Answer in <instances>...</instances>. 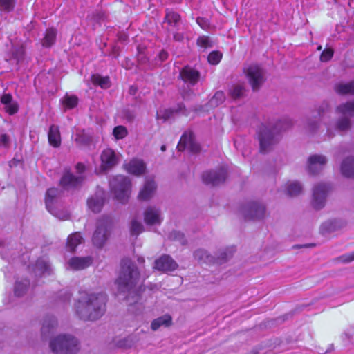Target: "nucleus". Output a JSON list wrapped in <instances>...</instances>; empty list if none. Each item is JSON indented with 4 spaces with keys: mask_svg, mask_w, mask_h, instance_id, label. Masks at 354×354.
Instances as JSON below:
<instances>
[{
    "mask_svg": "<svg viewBox=\"0 0 354 354\" xmlns=\"http://www.w3.org/2000/svg\"><path fill=\"white\" fill-rule=\"evenodd\" d=\"M334 55V50L331 48H325L321 53L320 61L322 62H328L332 59Z\"/></svg>",
    "mask_w": 354,
    "mask_h": 354,
    "instance_id": "43",
    "label": "nucleus"
},
{
    "mask_svg": "<svg viewBox=\"0 0 354 354\" xmlns=\"http://www.w3.org/2000/svg\"><path fill=\"white\" fill-rule=\"evenodd\" d=\"M160 149L162 151H165L166 150V146L165 145H162L161 147H160Z\"/></svg>",
    "mask_w": 354,
    "mask_h": 354,
    "instance_id": "59",
    "label": "nucleus"
},
{
    "mask_svg": "<svg viewBox=\"0 0 354 354\" xmlns=\"http://www.w3.org/2000/svg\"><path fill=\"white\" fill-rule=\"evenodd\" d=\"M245 73L252 90L258 91L265 81L261 68L257 64H252L245 69Z\"/></svg>",
    "mask_w": 354,
    "mask_h": 354,
    "instance_id": "10",
    "label": "nucleus"
},
{
    "mask_svg": "<svg viewBox=\"0 0 354 354\" xmlns=\"http://www.w3.org/2000/svg\"><path fill=\"white\" fill-rule=\"evenodd\" d=\"M100 169L106 171L111 169L118 163V158L115 151L111 148L104 149L100 155Z\"/></svg>",
    "mask_w": 354,
    "mask_h": 354,
    "instance_id": "16",
    "label": "nucleus"
},
{
    "mask_svg": "<svg viewBox=\"0 0 354 354\" xmlns=\"http://www.w3.org/2000/svg\"><path fill=\"white\" fill-rule=\"evenodd\" d=\"M243 86L241 85H236L230 90V95L233 99L236 100L241 97L243 95Z\"/></svg>",
    "mask_w": 354,
    "mask_h": 354,
    "instance_id": "42",
    "label": "nucleus"
},
{
    "mask_svg": "<svg viewBox=\"0 0 354 354\" xmlns=\"http://www.w3.org/2000/svg\"><path fill=\"white\" fill-rule=\"evenodd\" d=\"M302 191V187L298 182L291 183L288 185L287 193L290 196H296Z\"/></svg>",
    "mask_w": 354,
    "mask_h": 354,
    "instance_id": "36",
    "label": "nucleus"
},
{
    "mask_svg": "<svg viewBox=\"0 0 354 354\" xmlns=\"http://www.w3.org/2000/svg\"><path fill=\"white\" fill-rule=\"evenodd\" d=\"M113 227L111 217L104 216L97 221V227L93 235L92 241L95 246L101 248L106 243Z\"/></svg>",
    "mask_w": 354,
    "mask_h": 354,
    "instance_id": "5",
    "label": "nucleus"
},
{
    "mask_svg": "<svg viewBox=\"0 0 354 354\" xmlns=\"http://www.w3.org/2000/svg\"><path fill=\"white\" fill-rule=\"evenodd\" d=\"M9 143H10L9 136L6 133L1 134L0 136V144L5 147H8Z\"/></svg>",
    "mask_w": 354,
    "mask_h": 354,
    "instance_id": "52",
    "label": "nucleus"
},
{
    "mask_svg": "<svg viewBox=\"0 0 354 354\" xmlns=\"http://www.w3.org/2000/svg\"><path fill=\"white\" fill-rule=\"evenodd\" d=\"M59 194V191L57 188L51 187L47 189L45 196V204L47 209L51 213L54 214L53 211V206Z\"/></svg>",
    "mask_w": 354,
    "mask_h": 354,
    "instance_id": "24",
    "label": "nucleus"
},
{
    "mask_svg": "<svg viewBox=\"0 0 354 354\" xmlns=\"http://www.w3.org/2000/svg\"><path fill=\"white\" fill-rule=\"evenodd\" d=\"M223 54L218 50L211 52L207 56V61L212 65H217L221 62Z\"/></svg>",
    "mask_w": 354,
    "mask_h": 354,
    "instance_id": "38",
    "label": "nucleus"
},
{
    "mask_svg": "<svg viewBox=\"0 0 354 354\" xmlns=\"http://www.w3.org/2000/svg\"><path fill=\"white\" fill-rule=\"evenodd\" d=\"M156 189V185L153 180H147L138 194V198L141 201L150 199Z\"/></svg>",
    "mask_w": 354,
    "mask_h": 354,
    "instance_id": "20",
    "label": "nucleus"
},
{
    "mask_svg": "<svg viewBox=\"0 0 354 354\" xmlns=\"http://www.w3.org/2000/svg\"><path fill=\"white\" fill-rule=\"evenodd\" d=\"M196 45L202 48H208L212 46L209 37L206 35L200 36L196 40Z\"/></svg>",
    "mask_w": 354,
    "mask_h": 354,
    "instance_id": "40",
    "label": "nucleus"
},
{
    "mask_svg": "<svg viewBox=\"0 0 354 354\" xmlns=\"http://www.w3.org/2000/svg\"><path fill=\"white\" fill-rule=\"evenodd\" d=\"M138 91V88L136 86H131L129 89V93L131 95H136Z\"/></svg>",
    "mask_w": 354,
    "mask_h": 354,
    "instance_id": "57",
    "label": "nucleus"
},
{
    "mask_svg": "<svg viewBox=\"0 0 354 354\" xmlns=\"http://www.w3.org/2000/svg\"><path fill=\"white\" fill-rule=\"evenodd\" d=\"M234 252V248H227L223 251L216 259H214L213 257L207 254L206 250L199 249L195 251L194 256L195 259L199 262L205 263H218L221 264L225 262L229 258L232 257Z\"/></svg>",
    "mask_w": 354,
    "mask_h": 354,
    "instance_id": "8",
    "label": "nucleus"
},
{
    "mask_svg": "<svg viewBox=\"0 0 354 354\" xmlns=\"http://www.w3.org/2000/svg\"><path fill=\"white\" fill-rule=\"evenodd\" d=\"M225 100V95L223 91H216L213 97L209 100V104L212 106H218L223 104Z\"/></svg>",
    "mask_w": 354,
    "mask_h": 354,
    "instance_id": "34",
    "label": "nucleus"
},
{
    "mask_svg": "<svg viewBox=\"0 0 354 354\" xmlns=\"http://www.w3.org/2000/svg\"><path fill=\"white\" fill-rule=\"evenodd\" d=\"M134 342L135 341L131 337H128L124 338L123 340L120 341L118 343V346L123 348L131 347L133 344Z\"/></svg>",
    "mask_w": 354,
    "mask_h": 354,
    "instance_id": "48",
    "label": "nucleus"
},
{
    "mask_svg": "<svg viewBox=\"0 0 354 354\" xmlns=\"http://www.w3.org/2000/svg\"><path fill=\"white\" fill-rule=\"evenodd\" d=\"M48 140L53 147L57 148L61 145V135L59 129L57 126L52 124L48 130Z\"/></svg>",
    "mask_w": 354,
    "mask_h": 354,
    "instance_id": "22",
    "label": "nucleus"
},
{
    "mask_svg": "<svg viewBox=\"0 0 354 354\" xmlns=\"http://www.w3.org/2000/svg\"><path fill=\"white\" fill-rule=\"evenodd\" d=\"M169 238L174 240H179L183 245L185 244L186 242L184 239V234L180 232H172L169 235Z\"/></svg>",
    "mask_w": 354,
    "mask_h": 354,
    "instance_id": "47",
    "label": "nucleus"
},
{
    "mask_svg": "<svg viewBox=\"0 0 354 354\" xmlns=\"http://www.w3.org/2000/svg\"><path fill=\"white\" fill-rule=\"evenodd\" d=\"M173 324L172 317L169 314H165L156 319H154L151 324V328L153 331H156L161 326L168 328Z\"/></svg>",
    "mask_w": 354,
    "mask_h": 354,
    "instance_id": "21",
    "label": "nucleus"
},
{
    "mask_svg": "<svg viewBox=\"0 0 354 354\" xmlns=\"http://www.w3.org/2000/svg\"><path fill=\"white\" fill-rule=\"evenodd\" d=\"M84 179V176H75L69 167H65L59 185L65 191H75L81 187Z\"/></svg>",
    "mask_w": 354,
    "mask_h": 354,
    "instance_id": "7",
    "label": "nucleus"
},
{
    "mask_svg": "<svg viewBox=\"0 0 354 354\" xmlns=\"http://www.w3.org/2000/svg\"><path fill=\"white\" fill-rule=\"evenodd\" d=\"M75 169L78 176H83V173L86 170V167L82 162H77L75 165Z\"/></svg>",
    "mask_w": 354,
    "mask_h": 354,
    "instance_id": "53",
    "label": "nucleus"
},
{
    "mask_svg": "<svg viewBox=\"0 0 354 354\" xmlns=\"http://www.w3.org/2000/svg\"><path fill=\"white\" fill-rule=\"evenodd\" d=\"M330 189V187L325 183H319L314 187L312 205L315 209L324 207L326 195Z\"/></svg>",
    "mask_w": 354,
    "mask_h": 354,
    "instance_id": "13",
    "label": "nucleus"
},
{
    "mask_svg": "<svg viewBox=\"0 0 354 354\" xmlns=\"http://www.w3.org/2000/svg\"><path fill=\"white\" fill-rule=\"evenodd\" d=\"M56 325L57 321L54 318L50 319L48 322L45 320L41 328V333L44 334L46 330H49L50 328H53Z\"/></svg>",
    "mask_w": 354,
    "mask_h": 354,
    "instance_id": "46",
    "label": "nucleus"
},
{
    "mask_svg": "<svg viewBox=\"0 0 354 354\" xmlns=\"http://www.w3.org/2000/svg\"><path fill=\"white\" fill-rule=\"evenodd\" d=\"M337 110L343 115H354V101L340 104L337 106Z\"/></svg>",
    "mask_w": 354,
    "mask_h": 354,
    "instance_id": "32",
    "label": "nucleus"
},
{
    "mask_svg": "<svg viewBox=\"0 0 354 354\" xmlns=\"http://www.w3.org/2000/svg\"><path fill=\"white\" fill-rule=\"evenodd\" d=\"M140 274L137 266L130 259L121 261L120 272L115 280V284L120 292H134L140 281Z\"/></svg>",
    "mask_w": 354,
    "mask_h": 354,
    "instance_id": "2",
    "label": "nucleus"
},
{
    "mask_svg": "<svg viewBox=\"0 0 354 354\" xmlns=\"http://www.w3.org/2000/svg\"><path fill=\"white\" fill-rule=\"evenodd\" d=\"M124 118L128 122H131L135 119V114L130 110H125L123 113Z\"/></svg>",
    "mask_w": 354,
    "mask_h": 354,
    "instance_id": "51",
    "label": "nucleus"
},
{
    "mask_svg": "<svg viewBox=\"0 0 354 354\" xmlns=\"http://www.w3.org/2000/svg\"><path fill=\"white\" fill-rule=\"evenodd\" d=\"M341 171L346 177H354V158H347L343 160Z\"/></svg>",
    "mask_w": 354,
    "mask_h": 354,
    "instance_id": "26",
    "label": "nucleus"
},
{
    "mask_svg": "<svg viewBox=\"0 0 354 354\" xmlns=\"http://www.w3.org/2000/svg\"><path fill=\"white\" fill-rule=\"evenodd\" d=\"M16 5V0H0V10L10 12H12Z\"/></svg>",
    "mask_w": 354,
    "mask_h": 354,
    "instance_id": "37",
    "label": "nucleus"
},
{
    "mask_svg": "<svg viewBox=\"0 0 354 354\" xmlns=\"http://www.w3.org/2000/svg\"><path fill=\"white\" fill-rule=\"evenodd\" d=\"M63 105L66 109H72L77 106L78 98L76 95H66L63 100Z\"/></svg>",
    "mask_w": 354,
    "mask_h": 354,
    "instance_id": "35",
    "label": "nucleus"
},
{
    "mask_svg": "<svg viewBox=\"0 0 354 354\" xmlns=\"http://www.w3.org/2000/svg\"><path fill=\"white\" fill-rule=\"evenodd\" d=\"M242 212L246 221L260 220L265 217L266 209L263 204L252 201L242 207Z\"/></svg>",
    "mask_w": 354,
    "mask_h": 354,
    "instance_id": "9",
    "label": "nucleus"
},
{
    "mask_svg": "<svg viewBox=\"0 0 354 354\" xmlns=\"http://www.w3.org/2000/svg\"><path fill=\"white\" fill-rule=\"evenodd\" d=\"M107 296L105 293H84L75 304L76 314L80 319L94 321L100 318L106 311Z\"/></svg>",
    "mask_w": 354,
    "mask_h": 354,
    "instance_id": "1",
    "label": "nucleus"
},
{
    "mask_svg": "<svg viewBox=\"0 0 354 354\" xmlns=\"http://www.w3.org/2000/svg\"><path fill=\"white\" fill-rule=\"evenodd\" d=\"M50 347L55 354H75L80 350V342L71 335H59L50 342Z\"/></svg>",
    "mask_w": 354,
    "mask_h": 354,
    "instance_id": "4",
    "label": "nucleus"
},
{
    "mask_svg": "<svg viewBox=\"0 0 354 354\" xmlns=\"http://www.w3.org/2000/svg\"><path fill=\"white\" fill-rule=\"evenodd\" d=\"M83 238L80 232L70 234L67 239L66 247L71 252H74L76 247L82 243Z\"/></svg>",
    "mask_w": 354,
    "mask_h": 354,
    "instance_id": "29",
    "label": "nucleus"
},
{
    "mask_svg": "<svg viewBox=\"0 0 354 354\" xmlns=\"http://www.w3.org/2000/svg\"><path fill=\"white\" fill-rule=\"evenodd\" d=\"M69 218V215L68 214H66L64 216L63 219H68Z\"/></svg>",
    "mask_w": 354,
    "mask_h": 354,
    "instance_id": "61",
    "label": "nucleus"
},
{
    "mask_svg": "<svg viewBox=\"0 0 354 354\" xmlns=\"http://www.w3.org/2000/svg\"><path fill=\"white\" fill-rule=\"evenodd\" d=\"M104 204V200L102 197L97 196L89 198L87 201L88 208L94 213H98L102 210Z\"/></svg>",
    "mask_w": 354,
    "mask_h": 354,
    "instance_id": "28",
    "label": "nucleus"
},
{
    "mask_svg": "<svg viewBox=\"0 0 354 354\" xmlns=\"http://www.w3.org/2000/svg\"><path fill=\"white\" fill-rule=\"evenodd\" d=\"M174 39L177 41H182L184 39V36L182 33L176 32L174 34Z\"/></svg>",
    "mask_w": 354,
    "mask_h": 354,
    "instance_id": "56",
    "label": "nucleus"
},
{
    "mask_svg": "<svg viewBox=\"0 0 354 354\" xmlns=\"http://www.w3.org/2000/svg\"><path fill=\"white\" fill-rule=\"evenodd\" d=\"M144 221L147 225H153L161 223L160 211L153 207H149L144 213Z\"/></svg>",
    "mask_w": 354,
    "mask_h": 354,
    "instance_id": "17",
    "label": "nucleus"
},
{
    "mask_svg": "<svg viewBox=\"0 0 354 354\" xmlns=\"http://www.w3.org/2000/svg\"><path fill=\"white\" fill-rule=\"evenodd\" d=\"M177 149L180 151L187 149L192 153H198L201 151V146L196 142L195 136L192 131H186L181 136L177 145Z\"/></svg>",
    "mask_w": 354,
    "mask_h": 354,
    "instance_id": "11",
    "label": "nucleus"
},
{
    "mask_svg": "<svg viewBox=\"0 0 354 354\" xmlns=\"http://www.w3.org/2000/svg\"><path fill=\"white\" fill-rule=\"evenodd\" d=\"M321 49H322V46H319L317 47V50H320Z\"/></svg>",
    "mask_w": 354,
    "mask_h": 354,
    "instance_id": "62",
    "label": "nucleus"
},
{
    "mask_svg": "<svg viewBox=\"0 0 354 354\" xmlns=\"http://www.w3.org/2000/svg\"><path fill=\"white\" fill-rule=\"evenodd\" d=\"M57 30L54 28L46 29L41 44L45 48L51 47L55 42Z\"/></svg>",
    "mask_w": 354,
    "mask_h": 354,
    "instance_id": "27",
    "label": "nucleus"
},
{
    "mask_svg": "<svg viewBox=\"0 0 354 354\" xmlns=\"http://www.w3.org/2000/svg\"><path fill=\"white\" fill-rule=\"evenodd\" d=\"M227 175V169L225 167H221L216 170L204 172L202 179L205 184L216 186L224 183Z\"/></svg>",
    "mask_w": 354,
    "mask_h": 354,
    "instance_id": "12",
    "label": "nucleus"
},
{
    "mask_svg": "<svg viewBox=\"0 0 354 354\" xmlns=\"http://www.w3.org/2000/svg\"><path fill=\"white\" fill-rule=\"evenodd\" d=\"M111 190L115 198L121 203H125L130 196L131 183L129 178L122 175L116 176L111 182Z\"/></svg>",
    "mask_w": 354,
    "mask_h": 354,
    "instance_id": "6",
    "label": "nucleus"
},
{
    "mask_svg": "<svg viewBox=\"0 0 354 354\" xmlns=\"http://www.w3.org/2000/svg\"><path fill=\"white\" fill-rule=\"evenodd\" d=\"M180 15L171 10L166 9V14L165 17V21L171 25L176 26L180 20Z\"/></svg>",
    "mask_w": 354,
    "mask_h": 354,
    "instance_id": "33",
    "label": "nucleus"
},
{
    "mask_svg": "<svg viewBox=\"0 0 354 354\" xmlns=\"http://www.w3.org/2000/svg\"><path fill=\"white\" fill-rule=\"evenodd\" d=\"M30 282L26 279L21 281H16L14 290L15 295L17 297H21L24 295L27 291Z\"/></svg>",
    "mask_w": 354,
    "mask_h": 354,
    "instance_id": "31",
    "label": "nucleus"
},
{
    "mask_svg": "<svg viewBox=\"0 0 354 354\" xmlns=\"http://www.w3.org/2000/svg\"><path fill=\"white\" fill-rule=\"evenodd\" d=\"M351 122L348 118H342L337 123V129L339 131H346L350 128Z\"/></svg>",
    "mask_w": 354,
    "mask_h": 354,
    "instance_id": "45",
    "label": "nucleus"
},
{
    "mask_svg": "<svg viewBox=\"0 0 354 354\" xmlns=\"http://www.w3.org/2000/svg\"><path fill=\"white\" fill-rule=\"evenodd\" d=\"M308 167L309 171L312 174H315L317 169V165H319V168L322 169V167L326 163V158L322 155H313L309 157L308 160Z\"/></svg>",
    "mask_w": 354,
    "mask_h": 354,
    "instance_id": "23",
    "label": "nucleus"
},
{
    "mask_svg": "<svg viewBox=\"0 0 354 354\" xmlns=\"http://www.w3.org/2000/svg\"><path fill=\"white\" fill-rule=\"evenodd\" d=\"M125 169L129 174L140 176L145 173L146 165L141 160L133 159L125 165Z\"/></svg>",
    "mask_w": 354,
    "mask_h": 354,
    "instance_id": "19",
    "label": "nucleus"
},
{
    "mask_svg": "<svg viewBox=\"0 0 354 354\" xmlns=\"http://www.w3.org/2000/svg\"><path fill=\"white\" fill-rule=\"evenodd\" d=\"M91 80L94 85H97L102 88H108L111 86L110 78L108 76L102 77L99 74H93Z\"/></svg>",
    "mask_w": 354,
    "mask_h": 354,
    "instance_id": "30",
    "label": "nucleus"
},
{
    "mask_svg": "<svg viewBox=\"0 0 354 354\" xmlns=\"http://www.w3.org/2000/svg\"><path fill=\"white\" fill-rule=\"evenodd\" d=\"M158 57L162 62L165 61L168 58V53L165 50H162L159 53Z\"/></svg>",
    "mask_w": 354,
    "mask_h": 354,
    "instance_id": "55",
    "label": "nucleus"
},
{
    "mask_svg": "<svg viewBox=\"0 0 354 354\" xmlns=\"http://www.w3.org/2000/svg\"><path fill=\"white\" fill-rule=\"evenodd\" d=\"M203 18H201V17H198V18H197V19H196L197 23H198V24L201 27H202V25H201V21H203Z\"/></svg>",
    "mask_w": 354,
    "mask_h": 354,
    "instance_id": "58",
    "label": "nucleus"
},
{
    "mask_svg": "<svg viewBox=\"0 0 354 354\" xmlns=\"http://www.w3.org/2000/svg\"><path fill=\"white\" fill-rule=\"evenodd\" d=\"M183 111H185V106L183 103H180V104H178L177 109H174V110H169V112H170V113H174L180 112Z\"/></svg>",
    "mask_w": 354,
    "mask_h": 354,
    "instance_id": "54",
    "label": "nucleus"
},
{
    "mask_svg": "<svg viewBox=\"0 0 354 354\" xmlns=\"http://www.w3.org/2000/svg\"><path fill=\"white\" fill-rule=\"evenodd\" d=\"M5 111L10 115H13L19 111V105L17 102H12L10 104L5 106Z\"/></svg>",
    "mask_w": 354,
    "mask_h": 354,
    "instance_id": "44",
    "label": "nucleus"
},
{
    "mask_svg": "<svg viewBox=\"0 0 354 354\" xmlns=\"http://www.w3.org/2000/svg\"><path fill=\"white\" fill-rule=\"evenodd\" d=\"M113 135L117 140L123 139L128 135V131L125 127L119 125L113 129Z\"/></svg>",
    "mask_w": 354,
    "mask_h": 354,
    "instance_id": "39",
    "label": "nucleus"
},
{
    "mask_svg": "<svg viewBox=\"0 0 354 354\" xmlns=\"http://www.w3.org/2000/svg\"><path fill=\"white\" fill-rule=\"evenodd\" d=\"M307 246H308L307 245H297L294 246V248H302V247H307Z\"/></svg>",
    "mask_w": 354,
    "mask_h": 354,
    "instance_id": "60",
    "label": "nucleus"
},
{
    "mask_svg": "<svg viewBox=\"0 0 354 354\" xmlns=\"http://www.w3.org/2000/svg\"><path fill=\"white\" fill-rule=\"evenodd\" d=\"M178 267V263L170 255L162 254L155 261L153 268L163 272H169L176 270Z\"/></svg>",
    "mask_w": 354,
    "mask_h": 354,
    "instance_id": "15",
    "label": "nucleus"
},
{
    "mask_svg": "<svg viewBox=\"0 0 354 354\" xmlns=\"http://www.w3.org/2000/svg\"><path fill=\"white\" fill-rule=\"evenodd\" d=\"M335 91L342 95H354V80L347 83H338L334 86Z\"/></svg>",
    "mask_w": 354,
    "mask_h": 354,
    "instance_id": "25",
    "label": "nucleus"
},
{
    "mask_svg": "<svg viewBox=\"0 0 354 354\" xmlns=\"http://www.w3.org/2000/svg\"><path fill=\"white\" fill-rule=\"evenodd\" d=\"M339 259L342 263H350L354 261V251L340 256Z\"/></svg>",
    "mask_w": 354,
    "mask_h": 354,
    "instance_id": "49",
    "label": "nucleus"
},
{
    "mask_svg": "<svg viewBox=\"0 0 354 354\" xmlns=\"http://www.w3.org/2000/svg\"><path fill=\"white\" fill-rule=\"evenodd\" d=\"M143 231L142 225L137 221L133 220L131 223L130 232L132 236H138Z\"/></svg>",
    "mask_w": 354,
    "mask_h": 354,
    "instance_id": "41",
    "label": "nucleus"
},
{
    "mask_svg": "<svg viewBox=\"0 0 354 354\" xmlns=\"http://www.w3.org/2000/svg\"><path fill=\"white\" fill-rule=\"evenodd\" d=\"M12 102H13V97L10 93H4L1 97V102L5 106L10 104Z\"/></svg>",
    "mask_w": 354,
    "mask_h": 354,
    "instance_id": "50",
    "label": "nucleus"
},
{
    "mask_svg": "<svg viewBox=\"0 0 354 354\" xmlns=\"http://www.w3.org/2000/svg\"><path fill=\"white\" fill-rule=\"evenodd\" d=\"M200 77V71L189 65L183 66L178 75V79L192 86H195L199 82Z\"/></svg>",
    "mask_w": 354,
    "mask_h": 354,
    "instance_id": "14",
    "label": "nucleus"
},
{
    "mask_svg": "<svg viewBox=\"0 0 354 354\" xmlns=\"http://www.w3.org/2000/svg\"><path fill=\"white\" fill-rule=\"evenodd\" d=\"M93 259L91 257H73L68 261L70 268L74 270H83L91 265Z\"/></svg>",
    "mask_w": 354,
    "mask_h": 354,
    "instance_id": "18",
    "label": "nucleus"
},
{
    "mask_svg": "<svg viewBox=\"0 0 354 354\" xmlns=\"http://www.w3.org/2000/svg\"><path fill=\"white\" fill-rule=\"evenodd\" d=\"M292 126L290 120L279 121L272 129L268 128L266 125L261 124L258 133V139L260 144V152L267 153L272 147L277 142L275 136L281 131H285Z\"/></svg>",
    "mask_w": 354,
    "mask_h": 354,
    "instance_id": "3",
    "label": "nucleus"
}]
</instances>
